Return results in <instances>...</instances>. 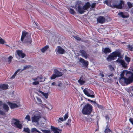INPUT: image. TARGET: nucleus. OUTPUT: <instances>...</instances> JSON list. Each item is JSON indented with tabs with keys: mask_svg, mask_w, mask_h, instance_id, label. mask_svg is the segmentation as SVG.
Returning <instances> with one entry per match:
<instances>
[{
	"mask_svg": "<svg viewBox=\"0 0 133 133\" xmlns=\"http://www.w3.org/2000/svg\"><path fill=\"white\" fill-rule=\"evenodd\" d=\"M23 131L27 133H30V129L28 128H24L23 129Z\"/></svg>",
	"mask_w": 133,
	"mask_h": 133,
	"instance_id": "nucleus-29",
	"label": "nucleus"
},
{
	"mask_svg": "<svg viewBox=\"0 0 133 133\" xmlns=\"http://www.w3.org/2000/svg\"><path fill=\"white\" fill-rule=\"evenodd\" d=\"M125 59L127 62L128 63L130 61V58L127 56H125Z\"/></svg>",
	"mask_w": 133,
	"mask_h": 133,
	"instance_id": "nucleus-37",
	"label": "nucleus"
},
{
	"mask_svg": "<svg viewBox=\"0 0 133 133\" xmlns=\"http://www.w3.org/2000/svg\"><path fill=\"white\" fill-rule=\"evenodd\" d=\"M131 13L133 14V9H132L131 11Z\"/></svg>",
	"mask_w": 133,
	"mask_h": 133,
	"instance_id": "nucleus-60",
	"label": "nucleus"
},
{
	"mask_svg": "<svg viewBox=\"0 0 133 133\" xmlns=\"http://www.w3.org/2000/svg\"><path fill=\"white\" fill-rule=\"evenodd\" d=\"M111 131L110 129L108 128V124L107 123V125L106 126V128L104 132L105 133H108L109 132Z\"/></svg>",
	"mask_w": 133,
	"mask_h": 133,
	"instance_id": "nucleus-32",
	"label": "nucleus"
},
{
	"mask_svg": "<svg viewBox=\"0 0 133 133\" xmlns=\"http://www.w3.org/2000/svg\"><path fill=\"white\" fill-rule=\"evenodd\" d=\"M24 119L27 121V122L31 121L30 117L29 115H27L25 118Z\"/></svg>",
	"mask_w": 133,
	"mask_h": 133,
	"instance_id": "nucleus-30",
	"label": "nucleus"
},
{
	"mask_svg": "<svg viewBox=\"0 0 133 133\" xmlns=\"http://www.w3.org/2000/svg\"><path fill=\"white\" fill-rule=\"evenodd\" d=\"M8 133H13V132H9Z\"/></svg>",
	"mask_w": 133,
	"mask_h": 133,
	"instance_id": "nucleus-61",
	"label": "nucleus"
},
{
	"mask_svg": "<svg viewBox=\"0 0 133 133\" xmlns=\"http://www.w3.org/2000/svg\"><path fill=\"white\" fill-rule=\"evenodd\" d=\"M17 52L18 56L22 58H24L26 56L25 54L23 53L22 51L18 50L17 51Z\"/></svg>",
	"mask_w": 133,
	"mask_h": 133,
	"instance_id": "nucleus-18",
	"label": "nucleus"
},
{
	"mask_svg": "<svg viewBox=\"0 0 133 133\" xmlns=\"http://www.w3.org/2000/svg\"><path fill=\"white\" fill-rule=\"evenodd\" d=\"M79 52L81 54V55L82 57L86 59L89 58V55L87 54L86 51L83 50H80Z\"/></svg>",
	"mask_w": 133,
	"mask_h": 133,
	"instance_id": "nucleus-11",
	"label": "nucleus"
},
{
	"mask_svg": "<svg viewBox=\"0 0 133 133\" xmlns=\"http://www.w3.org/2000/svg\"><path fill=\"white\" fill-rule=\"evenodd\" d=\"M63 121V118H60L58 120V121L59 122H60L61 121Z\"/></svg>",
	"mask_w": 133,
	"mask_h": 133,
	"instance_id": "nucleus-46",
	"label": "nucleus"
},
{
	"mask_svg": "<svg viewBox=\"0 0 133 133\" xmlns=\"http://www.w3.org/2000/svg\"><path fill=\"white\" fill-rule=\"evenodd\" d=\"M30 65H26L25 66H24V68L22 70V71H23L24 69H26L30 67Z\"/></svg>",
	"mask_w": 133,
	"mask_h": 133,
	"instance_id": "nucleus-43",
	"label": "nucleus"
},
{
	"mask_svg": "<svg viewBox=\"0 0 133 133\" xmlns=\"http://www.w3.org/2000/svg\"><path fill=\"white\" fill-rule=\"evenodd\" d=\"M105 118L107 120H108V121H109L110 118L109 116L108 115H106L105 116Z\"/></svg>",
	"mask_w": 133,
	"mask_h": 133,
	"instance_id": "nucleus-49",
	"label": "nucleus"
},
{
	"mask_svg": "<svg viewBox=\"0 0 133 133\" xmlns=\"http://www.w3.org/2000/svg\"><path fill=\"white\" fill-rule=\"evenodd\" d=\"M100 76H101L102 77H104V75L102 73H100Z\"/></svg>",
	"mask_w": 133,
	"mask_h": 133,
	"instance_id": "nucleus-54",
	"label": "nucleus"
},
{
	"mask_svg": "<svg viewBox=\"0 0 133 133\" xmlns=\"http://www.w3.org/2000/svg\"><path fill=\"white\" fill-rule=\"evenodd\" d=\"M38 81H39L40 82H44L45 80V79L43 78V77L42 76H38Z\"/></svg>",
	"mask_w": 133,
	"mask_h": 133,
	"instance_id": "nucleus-27",
	"label": "nucleus"
},
{
	"mask_svg": "<svg viewBox=\"0 0 133 133\" xmlns=\"http://www.w3.org/2000/svg\"><path fill=\"white\" fill-rule=\"evenodd\" d=\"M120 55V52L118 50H117L108 55L106 59L109 62L115 59V58L117 57H119Z\"/></svg>",
	"mask_w": 133,
	"mask_h": 133,
	"instance_id": "nucleus-4",
	"label": "nucleus"
},
{
	"mask_svg": "<svg viewBox=\"0 0 133 133\" xmlns=\"http://www.w3.org/2000/svg\"><path fill=\"white\" fill-rule=\"evenodd\" d=\"M108 76L109 78H110L111 77H113V74L109 75H108Z\"/></svg>",
	"mask_w": 133,
	"mask_h": 133,
	"instance_id": "nucleus-51",
	"label": "nucleus"
},
{
	"mask_svg": "<svg viewBox=\"0 0 133 133\" xmlns=\"http://www.w3.org/2000/svg\"><path fill=\"white\" fill-rule=\"evenodd\" d=\"M64 120H66L68 117V113H66L65 115L64 116Z\"/></svg>",
	"mask_w": 133,
	"mask_h": 133,
	"instance_id": "nucleus-42",
	"label": "nucleus"
},
{
	"mask_svg": "<svg viewBox=\"0 0 133 133\" xmlns=\"http://www.w3.org/2000/svg\"><path fill=\"white\" fill-rule=\"evenodd\" d=\"M129 120L130 122L133 125V118H130L129 119Z\"/></svg>",
	"mask_w": 133,
	"mask_h": 133,
	"instance_id": "nucleus-48",
	"label": "nucleus"
},
{
	"mask_svg": "<svg viewBox=\"0 0 133 133\" xmlns=\"http://www.w3.org/2000/svg\"><path fill=\"white\" fill-rule=\"evenodd\" d=\"M96 4L95 3H93L91 5V8H94Z\"/></svg>",
	"mask_w": 133,
	"mask_h": 133,
	"instance_id": "nucleus-47",
	"label": "nucleus"
},
{
	"mask_svg": "<svg viewBox=\"0 0 133 133\" xmlns=\"http://www.w3.org/2000/svg\"><path fill=\"white\" fill-rule=\"evenodd\" d=\"M53 72L54 74L50 77V79L51 80L54 79L56 77H59L63 75L62 72L59 71L56 69H54Z\"/></svg>",
	"mask_w": 133,
	"mask_h": 133,
	"instance_id": "nucleus-8",
	"label": "nucleus"
},
{
	"mask_svg": "<svg viewBox=\"0 0 133 133\" xmlns=\"http://www.w3.org/2000/svg\"><path fill=\"white\" fill-rule=\"evenodd\" d=\"M38 91H39V92L41 93L42 94H43V92L42 91H41L39 90Z\"/></svg>",
	"mask_w": 133,
	"mask_h": 133,
	"instance_id": "nucleus-59",
	"label": "nucleus"
},
{
	"mask_svg": "<svg viewBox=\"0 0 133 133\" xmlns=\"http://www.w3.org/2000/svg\"><path fill=\"white\" fill-rule=\"evenodd\" d=\"M127 4L129 8H130L133 6V4L130 2H127Z\"/></svg>",
	"mask_w": 133,
	"mask_h": 133,
	"instance_id": "nucleus-34",
	"label": "nucleus"
},
{
	"mask_svg": "<svg viewBox=\"0 0 133 133\" xmlns=\"http://www.w3.org/2000/svg\"><path fill=\"white\" fill-rule=\"evenodd\" d=\"M87 100L88 101H90V102H94V101H92V100H90V99H87ZM94 103H96V102H94Z\"/></svg>",
	"mask_w": 133,
	"mask_h": 133,
	"instance_id": "nucleus-53",
	"label": "nucleus"
},
{
	"mask_svg": "<svg viewBox=\"0 0 133 133\" xmlns=\"http://www.w3.org/2000/svg\"><path fill=\"white\" fill-rule=\"evenodd\" d=\"M74 38H75L77 40L79 41L81 40V38L77 36H74Z\"/></svg>",
	"mask_w": 133,
	"mask_h": 133,
	"instance_id": "nucleus-45",
	"label": "nucleus"
},
{
	"mask_svg": "<svg viewBox=\"0 0 133 133\" xmlns=\"http://www.w3.org/2000/svg\"><path fill=\"white\" fill-rule=\"evenodd\" d=\"M116 61L119 63L123 67H126L127 66V64L125 63L124 61L123 60L118 59Z\"/></svg>",
	"mask_w": 133,
	"mask_h": 133,
	"instance_id": "nucleus-20",
	"label": "nucleus"
},
{
	"mask_svg": "<svg viewBox=\"0 0 133 133\" xmlns=\"http://www.w3.org/2000/svg\"><path fill=\"white\" fill-rule=\"evenodd\" d=\"M14 121L13 122L14 125L16 127L21 129L22 128V124L19 123L20 122L19 121L16 119H14Z\"/></svg>",
	"mask_w": 133,
	"mask_h": 133,
	"instance_id": "nucleus-12",
	"label": "nucleus"
},
{
	"mask_svg": "<svg viewBox=\"0 0 133 133\" xmlns=\"http://www.w3.org/2000/svg\"><path fill=\"white\" fill-rule=\"evenodd\" d=\"M41 118L40 113L38 111H35L34 115L31 118L32 123H36L38 125L39 124V121Z\"/></svg>",
	"mask_w": 133,
	"mask_h": 133,
	"instance_id": "nucleus-5",
	"label": "nucleus"
},
{
	"mask_svg": "<svg viewBox=\"0 0 133 133\" xmlns=\"http://www.w3.org/2000/svg\"><path fill=\"white\" fill-rule=\"evenodd\" d=\"M132 90L133 91V87H132Z\"/></svg>",
	"mask_w": 133,
	"mask_h": 133,
	"instance_id": "nucleus-63",
	"label": "nucleus"
},
{
	"mask_svg": "<svg viewBox=\"0 0 133 133\" xmlns=\"http://www.w3.org/2000/svg\"><path fill=\"white\" fill-rule=\"evenodd\" d=\"M91 6V5L90 4L89 2H88L85 3V4L83 6V7L85 11L87 10L89 8H90Z\"/></svg>",
	"mask_w": 133,
	"mask_h": 133,
	"instance_id": "nucleus-21",
	"label": "nucleus"
},
{
	"mask_svg": "<svg viewBox=\"0 0 133 133\" xmlns=\"http://www.w3.org/2000/svg\"><path fill=\"white\" fill-rule=\"evenodd\" d=\"M104 3L110 7L119 9H122L124 5V2L122 0L120 1V3L118 5L113 3L112 0H106L104 2Z\"/></svg>",
	"mask_w": 133,
	"mask_h": 133,
	"instance_id": "nucleus-1",
	"label": "nucleus"
},
{
	"mask_svg": "<svg viewBox=\"0 0 133 133\" xmlns=\"http://www.w3.org/2000/svg\"><path fill=\"white\" fill-rule=\"evenodd\" d=\"M32 80L35 81H36L37 80H38V76L36 78L32 79Z\"/></svg>",
	"mask_w": 133,
	"mask_h": 133,
	"instance_id": "nucleus-52",
	"label": "nucleus"
},
{
	"mask_svg": "<svg viewBox=\"0 0 133 133\" xmlns=\"http://www.w3.org/2000/svg\"><path fill=\"white\" fill-rule=\"evenodd\" d=\"M21 41L24 43L32 42L31 37L30 34L26 31H23L21 38Z\"/></svg>",
	"mask_w": 133,
	"mask_h": 133,
	"instance_id": "nucleus-2",
	"label": "nucleus"
},
{
	"mask_svg": "<svg viewBox=\"0 0 133 133\" xmlns=\"http://www.w3.org/2000/svg\"><path fill=\"white\" fill-rule=\"evenodd\" d=\"M111 49L108 48H105L103 51V52L105 54L111 52Z\"/></svg>",
	"mask_w": 133,
	"mask_h": 133,
	"instance_id": "nucleus-22",
	"label": "nucleus"
},
{
	"mask_svg": "<svg viewBox=\"0 0 133 133\" xmlns=\"http://www.w3.org/2000/svg\"><path fill=\"white\" fill-rule=\"evenodd\" d=\"M8 104L10 107V108L11 109L17 107L19 105V103L16 104L15 103H12L10 102H8Z\"/></svg>",
	"mask_w": 133,
	"mask_h": 133,
	"instance_id": "nucleus-17",
	"label": "nucleus"
},
{
	"mask_svg": "<svg viewBox=\"0 0 133 133\" xmlns=\"http://www.w3.org/2000/svg\"><path fill=\"white\" fill-rule=\"evenodd\" d=\"M56 52L58 53L62 54L65 53V51L61 47L58 46L56 49Z\"/></svg>",
	"mask_w": 133,
	"mask_h": 133,
	"instance_id": "nucleus-15",
	"label": "nucleus"
},
{
	"mask_svg": "<svg viewBox=\"0 0 133 133\" xmlns=\"http://www.w3.org/2000/svg\"><path fill=\"white\" fill-rule=\"evenodd\" d=\"M42 132L44 133H51L48 130H42Z\"/></svg>",
	"mask_w": 133,
	"mask_h": 133,
	"instance_id": "nucleus-44",
	"label": "nucleus"
},
{
	"mask_svg": "<svg viewBox=\"0 0 133 133\" xmlns=\"http://www.w3.org/2000/svg\"><path fill=\"white\" fill-rule=\"evenodd\" d=\"M118 15L120 17L123 18H127L129 17V14L126 12H121L119 13Z\"/></svg>",
	"mask_w": 133,
	"mask_h": 133,
	"instance_id": "nucleus-14",
	"label": "nucleus"
},
{
	"mask_svg": "<svg viewBox=\"0 0 133 133\" xmlns=\"http://www.w3.org/2000/svg\"><path fill=\"white\" fill-rule=\"evenodd\" d=\"M5 43V41L4 40L2 39L0 37V44H3Z\"/></svg>",
	"mask_w": 133,
	"mask_h": 133,
	"instance_id": "nucleus-38",
	"label": "nucleus"
},
{
	"mask_svg": "<svg viewBox=\"0 0 133 133\" xmlns=\"http://www.w3.org/2000/svg\"><path fill=\"white\" fill-rule=\"evenodd\" d=\"M133 71V69L132 70ZM127 76H129V80H128L131 83L133 81V73L129 71L126 73Z\"/></svg>",
	"mask_w": 133,
	"mask_h": 133,
	"instance_id": "nucleus-16",
	"label": "nucleus"
},
{
	"mask_svg": "<svg viewBox=\"0 0 133 133\" xmlns=\"http://www.w3.org/2000/svg\"><path fill=\"white\" fill-rule=\"evenodd\" d=\"M46 99L48 98V93H45L43 92L42 94Z\"/></svg>",
	"mask_w": 133,
	"mask_h": 133,
	"instance_id": "nucleus-41",
	"label": "nucleus"
},
{
	"mask_svg": "<svg viewBox=\"0 0 133 133\" xmlns=\"http://www.w3.org/2000/svg\"><path fill=\"white\" fill-rule=\"evenodd\" d=\"M39 84V82L38 81H35L32 82V84L34 85H38Z\"/></svg>",
	"mask_w": 133,
	"mask_h": 133,
	"instance_id": "nucleus-36",
	"label": "nucleus"
},
{
	"mask_svg": "<svg viewBox=\"0 0 133 133\" xmlns=\"http://www.w3.org/2000/svg\"><path fill=\"white\" fill-rule=\"evenodd\" d=\"M31 131L32 132H38V133H41L40 131H39L37 129L35 128H33L31 129Z\"/></svg>",
	"mask_w": 133,
	"mask_h": 133,
	"instance_id": "nucleus-31",
	"label": "nucleus"
},
{
	"mask_svg": "<svg viewBox=\"0 0 133 133\" xmlns=\"http://www.w3.org/2000/svg\"><path fill=\"white\" fill-rule=\"evenodd\" d=\"M20 70V69H18L17 70L14 74L11 77V79H14L15 78L16 75L17 74V73Z\"/></svg>",
	"mask_w": 133,
	"mask_h": 133,
	"instance_id": "nucleus-26",
	"label": "nucleus"
},
{
	"mask_svg": "<svg viewBox=\"0 0 133 133\" xmlns=\"http://www.w3.org/2000/svg\"><path fill=\"white\" fill-rule=\"evenodd\" d=\"M79 62L82 64V66L83 67L87 68L88 67L89 63L88 61L80 58L79 59Z\"/></svg>",
	"mask_w": 133,
	"mask_h": 133,
	"instance_id": "nucleus-10",
	"label": "nucleus"
},
{
	"mask_svg": "<svg viewBox=\"0 0 133 133\" xmlns=\"http://www.w3.org/2000/svg\"><path fill=\"white\" fill-rule=\"evenodd\" d=\"M13 57L12 56H10L8 58V62L9 63H10L11 62V60L12 59Z\"/></svg>",
	"mask_w": 133,
	"mask_h": 133,
	"instance_id": "nucleus-40",
	"label": "nucleus"
},
{
	"mask_svg": "<svg viewBox=\"0 0 133 133\" xmlns=\"http://www.w3.org/2000/svg\"><path fill=\"white\" fill-rule=\"evenodd\" d=\"M3 107L4 110L6 112H7L9 109L8 106L6 104H3Z\"/></svg>",
	"mask_w": 133,
	"mask_h": 133,
	"instance_id": "nucleus-23",
	"label": "nucleus"
},
{
	"mask_svg": "<svg viewBox=\"0 0 133 133\" xmlns=\"http://www.w3.org/2000/svg\"><path fill=\"white\" fill-rule=\"evenodd\" d=\"M110 68L111 70H114V68L111 66H110Z\"/></svg>",
	"mask_w": 133,
	"mask_h": 133,
	"instance_id": "nucleus-56",
	"label": "nucleus"
},
{
	"mask_svg": "<svg viewBox=\"0 0 133 133\" xmlns=\"http://www.w3.org/2000/svg\"><path fill=\"white\" fill-rule=\"evenodd\" d=\"M68 10H69L70 13L72 15H74L76 13L74 9L71 7H69L68 8Z\"/></svg>",
	"mask_w": 133,
	"mask_h": 133,
	"instance_id": "nucleus-25",
	"label": "nucleus"
},
{
	"mask_svg": "<svg viewBox=\"0 0 133 133\" xmlns=\"http://www.w3.org/2000/svg\"><path fill=\"white\" fill-rule=\"evenodd\" d=\"M127 72L126 71H123L122 73L120 74V77L119 78V81L120 82H121L122 80L124 81V83H125L126 84H128L130 83L131 82L129 81H128L129 80V76H128V78H127L124 77V75L125 73H126V75H127L126 73Z\"/></svg>",
	"mask_w": 133,
	"mask_h": 133,
	"instance_id": "nucleus-7",
	"label": "nucleus"
},
{
	"mask_svg": "<svg viewBox=\"0 0 133 133\" xmlns=\"http://www.w3.org/2000/svg\"><path fill=\"white\" fill-rule=\"evenodd\" d=\"M128 48L130 51H133V47L131 45H129L127 46Z\"/></svg>",
	"mask_w": 133,
	"mask_h": 133,
	"instance_id": "nucleus-33",
	"label": "nucleus"
},
{
	"mask_svg": "<svg viewBox=\"0 0 133 133\" xmlns=\"http://www.w3.org/2000/svg\"><path fill=\"white\" fill-rule=\"evenodd\" d=\"M56 84V85H55V86H61L62 83H61V81H58L57 82V83Z\"/></svg>",
	"mask_w": 133,
	"mask_h": 133,
	"instance_id": "nucleus-35",
	"label": "nucleus"
},
{
	"mask_svg": "<svg viewBox=\"0 0 133 133\" xmlns=\"http://www.w3.org/2000/svg\"><path fill=\"white\" fill-rule=\"evenodd\" d=\"M92 106L91 104L88 103L83 107L82 111V112L84 115H89L92 111Z\"/></svg>",
	"mask_w": 133,
	"mask_h": 133,
	"instance_id": "nucleus-3",
	"label": "nucleus"
},
{
	"mask_svg": "<svg viewBox=\"0 0 133 133\" xmlns=\"http://www.w3.org/2000/svg\"><path fill=\"white\" fill-rule=\"evenodd\" d=\"M82 3L81 1H77L75 5V7L77 9L78 12L81 14L84 13L85 12L83 6L82 7L81 6Z\"/></svg>",
	"mask_w": 133,
	"mask_h": 133,
	"instance_id": "nucleus-6",
	"label": "nucleus"
},
{
	"mask_svg": "<svg viewBox=\"0 0 133 133\" xmlns=\"http://www.w3.org/2000/svg\"><path fill=\"white\" fill-rule=\"evenodd\" d=\"M52 127H53V128H55V127H53L52 126H51V128H52Z\"/></svg>",
	"mask_w": 133,
	"mask_h": 133,
	"instance_id": "nucleus-62",
	"label": "nucleus"
},
{
	"mask_svg": "<svg viewBox=\"0 0 133 133\" xmlns=\"http://www.w3.org/2000/svg\"><path fill=\"white\" fill-rule=\"evenodd\" d=\"M49 48V46L48 45H46L44 47L42 48L41 49V51L43 53H44Z\"/></svg>",
	"mask_w": 133,
	"mask_h": 133,
	"instance_id": "nucleus-24",
	"label": "nucleus"
},
{
	"mask_svg": "<svg viewBox=\"0 0 133 133\" xmlns=\"http://www.w3.org/2000/svg\"><path fill=\"white\" fill-rule=\"evenodd\" d=\"M71 119H69L68 120V122L67 123V124H69V123L71 122Z\"/></svg>",
	"mask_w": 133,
	"mask_h": 133,
	"instance_id": "nucleus-50",
	"label": "nucleus"
},
{
	"mask_svg": "<svg viewBox=\"0 0 133 133\" xmlns=\"http://www.w3.org/2000/svg\"><path fill=\"white\" fill-rule=\"evenodd\" d=\"M56 85V84L54 82H52L51 83V85H55V86Z\"/></svg>",
	"mask_w": 133,
	"mask_h": 133,
	"instance_id": "nucleus-55",
	"label": "nucleus"
},
{
	"mask_svg": "<svg viewBox=\"0 0 133 133\" xmlns=\"http://www.w3.org/2000/svg\"><path fill=\"white\" fill-rule=\"evenodd\" d=\"M54 133H59V132L57 130H55Z\"/></svg>",
	"mask_w": 133,
	"mask_h": 133,
	"instance_id": "nucleus-57",
	"label": "nucleus"
},
{
	"mask_svg": "<svg viewBox=\"0 0 133 133\" xmlns=\"http://www.w3.org/2000/svg\"><path fill=\"white\" fill-rule=\"evenodd\" d=\"M83 92L84 94L88 97L91 98H94L95 96L94 95V92L91 90L85 88L83 90Z\"/></svg>",
	"mask_w": 133,
	"mask_h": 133,
	"instance_id": "nucleus-9",
	"label": "nucleus"
},
{
	"mask_svg": "<svg viewBox=\"0 0 133 133\" xmlns=\"http://www.w3.org/2000/svg\"><path fill=\"white\" fill-rule=\"evenodd\" d=\"M3 104V103L1 101H0V106H2Z\"/></svg>",
	"mask_w": 133,
	"mask_h": 133,
	"instance_id": "nucleus-58",
	"label": "nucleus"
},
{
	"mask_svg": "<svg viewBox=\"0 0 133 133\" xmlns=\"http://www.w3.org/2000/svg\"><path fill=\"white\" fill-rule=\"evenodd\" d=\"M78 82L81 85H82L85 83V81L81 79V77L80 79L78 80Z\"/></svg>",
	"mask_w": 133,
	"mask_h": 133,
	"instance_id": "nucleus-28",
	"label": "nucleus"
},
{
	"mask_svg": "<svg viewBox=\"0 0 133 133\" xmlns=\"http://www.w3.org/2000/svg\"><path fill=\"white\" fill-rule=\"evenodd\" d=\"M105 21V18L104 16H99L97 18V23L100 24H103L104 23Z\"/></svg>",
	"mask_w": 133,
	"mask_h": 133,
	"instance_id": "nucleus-13",
	"label": "nucleus"
},
{
	"mask_svg": "<svg viewBox=\"0 0 133 133\" xmlns=\"http://www.w3.org/2000/svg\"><path fill=\"white\" fill-rule=\"evenodd\" d=\"M36 99L38 101V103L40 104H41L42 103V102L41 99L37 97H36Z\"/></svg>",
	"mask_w": 133,
	"mask_h": 133,
	"instance_id": "nucleus-39",
	"label": "nucleus"
},
{
	"mask_svg": "<svg viewBox=\"0 0 133 133\" xmlns=\"http://www.w3.org/2000/svg\"><path fill=\"white\" fill-rule=\"evenodd\" d=\"M83 88H82V89H83Z\"/></svg>",
	"mask_w": 133,
	"mask_h": 133,
	"instance_id": "nucleus-64",
	"label": "nucleus"
},
{
	"mask_svg": "<svg viewBox=\"0 0 133 133\" xmlns=\"http://www.w3.org/2000/svg\"><path fill=\"white\" fill-rule=\"evenodd\" d=\"M8 85L7 84H1L0 85V91H2V90H6L8 89Z\"/></svg>",
	"mask_w": 133,
	"mask_h": 133,
	"instance_id": "nucleus-19",
	"label": "nucleus"
}]
</instances>
